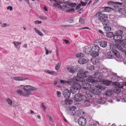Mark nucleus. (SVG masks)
I'll use <instances>...</instances> for the list:
<instances>
[{"mask_svg":"<svg viewBox=\"0 0 126 126\" xmlns=\"http://www.w3.org/2000/svg\"><path fill=\"white\" fill-rule=\"evenodd\" d=\"M79 73H77V76H74L73 78V80L75 82H74L72 84V86L70 88L71 92L73 94H75L77 91L78 90L79 88V84L78 83L76 82L77 81H79V78L78 77Z\"/></svg>","mask_w":126,"mask_h":126,"instance_id":"39448f33","label":"nucleus"},{"mask_svg":"<svg viewBox=\"0 0 126 126\" xmlns=\"http://www.w3.org/2000/svg\"><path fill=\"white\" fill-rule=\"evenodd\" d=\"M39 17L41 19H47V17H46L43 16H39Z\"/></svg>","mask_w":126,"mask_h":126,"instance_id":"49530a36","label":"nucleus"},{"mask_svg":"<svg viewBox=\"0 0 126 126\" xmlns=\"http://www.w3.org/2000/svg\"><path fill=\"white\" fill-rule=\"evenodd\" d=\"M100 45L101 47L103 48L105 47L107 45V42L105 41H102L100 42Z\"/></svg>","mask_w":126,"mask_h":126,"instance_id":"a878e982","label":"nucleus"},{"mask_svg":"<svg viewBox=\"0 0 126 126\" xmlns=\"http://www.w3.org/2000/svg\"><path fill=\"white\" fill-rule=\"evenodd\" d=\"M122 102H126V98L122 99Z\"/></svg>","mask_w":126,"mask_h":126,"instance_id":"052dcab7","label":"nucleus"},{"mask_svg":"<svg viewBox=\"0 0 126 126\" xmlns=\"http://www.w3.org/2000/svg\"><path fill=\"white\" fill-rule=\"evenodd\" d=\"M84 95H81L79 94V98H80L84 97Z\"/></svg>","mask_w":126,"mask_h":126,"instance_id":"bf43d9fd","label":"nucleus"},{"mask_svg":"<svg viewBox=\"0 0 126 126\" xmlns=\"http://www.w3.org/2000/svg\"><path fill=\"white\" fill-rule=\"evenodd\" d=\"M89 29V28H88V27H83V28H80V30H82V29Z\"/></svg>","mask_w":126,"mask_h":126,"instance_id":"e2e57ef3","label":"nucleus"},{"mask_svg":"<svg viewBox=\"0 0 126 126\" xmlns=\"http://www.w3.org/2000/svg\"><path fill=\"white\" fill-rule=\"evenodd\" d=\"M105 94L107 96V97H108L110 98V96L111 95V93L110 90H108L106 92Z\"/></svg>","mask_w":126,"mask_h":126,"instance_id":"c9c22d12","label":"nucleus"},{"mask_svg":"<svg viewBox=\"0 0 126 126\" xmlns=\"http://www.w3.org/2000/svg\"><path fill=\"white\" fill-rule=\"evenodd\" d=\"M48 50L47 49H46V55H47L48 53Z\"/></svg>","mask_w":126,"mask_h":126,"instance_id":"338daca9","label":"nucleus"},{"mask_svg":"<svg viewBox=\"0 0 126 126\" xmlns=\"http://www.w3.org/2000/svg\"><path fill=\"white\" fill-rule=\"evenodd\" d=\"M56 2H57V3H54L53 4V6L55 7H57L58 8L60 9V7L59 6L62 5V2H57V1L55 0Z\"/></svg>","mask_w":126,"mask_h":126,"instance_id":"bb28decb","label":"nucleus"},{"mask_svg":"<svg viewBox=\"0 0 126 126\" xmlns=\"http://www.w3.org/2000/svg\"><path fill=\"white\" fill-rule=\"evenodd\" d=\"M71 93L69 90L67 89L64 90L63 92V96L66 98H68L70 96Z\"/></svg>","mask_w":126,"mask_h":126,"instance_id":"4468645a","label":"nucleus"},{"mask_svg":"<svg viewBox=\"0 0 126 126\" xmlns=\"http://www.w3.org/2000/svg\"><path fill=\"white\" fill-rule=\"evenodd\" d=\"M94 78L92 76H89L87 77V78L86 79V80L87 81L89 82H92V85H94H94V84H96L97 81L96 80H94Z\"/></svg>","mask_w":126,"mask_h":126,"instance_id":"9b49d317","label":"nucleus"},{"mask_svg":"<svg viewBox=\"0 0 126 126\" xmlns=\"http://www.w3.org/2000/svg\"><path fill=\"white\" fill-rule=\"evenodd\" d=\"M57 96L58 97H60L61 96V92L59 91H57Z\"/></svg>","mask_w":126,"mask_h":126,"instance_id":"a18cd8bd","label":"nucleus"},{"mask_svg":"<svg viewBox=\"0 0 126 126\" xmlns=\"http://www.w3.org/2000/svg\"><path fill=\"white\" fill-rule=\"evenodd\" d=\"M6 25V24L5 23H3L1 25V27H5Z\"/></svg>","mask_w":126,"mask_h":126,"instance_id":"4d7b16f0","label":"nucleus"},{"mask_svg":"<svg viewBox=\"0 0 126 126\" xmlns=\"http://www.w3.org/2000/svg\"><path fill=\"white\" fill-rule=\"evenodd\" d=\"M122 37V35H119L116 34L114 35L113 36V38L114 40V42L115 43H118L121 42Z\"/></svg>","mask_w":126,"mask_h":126,"instance_id":"9d476101","label":"nucleus"},{"mask_svg":"<svg viewBox=\"0 0 126 126\" xmlns=\"http://www.w3.org/2000/svg\"><path fill=\"white\" fill-rule=\"evenodd\" d=\"M43 10L46 11H47V9L46 7H45L43 8Z\"/></svg>","mask_w":126,"mask_h":126,"instance_id":"0e129e2a","label":"nucleus"},{"mask_svg":"<svg viewBox=\"0 0 126 126\" xmlns=\"http://www.w3.org/2000/svg\"><path fill=\"white\" fill-rule=\"evenodd\" d=\"M77 69L76 68H74L73 66H71L67 68V69L70 73H74L75 72L78 71L77 69L78 68V67H77Z\"/></svg>","mask_w":126,"mask_h":126,"instance_id":"dca6fc26","label":"nucleus"},{"mask_svg":"<svg viewBox=\"0 0 126 126\" xmlns=\"http://www.w3.org/2000/svg\"><path fill=\"white\" fill-rule=\"evenodd\" d=\"M106 98H102L100 97L99 99H98V101H97V103L100 104H103L105 102Z\"/></svg>","mask_w":126,"mask_h":126,"instance_id":"412c9836","label":"nucleus"},{"mask_svg":"<svg viewBox=\"0 0 126 126\" xmlns=\"http://www.w3.org/2000/svg\"><path fill=\"white\" fill-rule=\"evenodd\" d=\"M84 56V55L82 53H80L79 54V64H84L88 62V60L83 58Z\"/></svg>","mask_w":126,"mask_h":126,"instance_id":"6e6552de","label":"nucleus"},{"mask_svg":"<svg viewBox=\"0 0 126 126\" xmlns=\"http://www.w3.org/2000/svg\"><path fill=\"white\" fill-rule=\"evenodd\" d=\"M123 33V31L121 30H119L115 32V34L117 35H122Z\"/></svg>","mask_w":126,"mask_h":126,"instance_id":"2f4dec72","label":"nucleus"},{"mask_svg":"<svg viewBox=\"0 0 126 126\" xmlns=\"http://www.w3.org/2000/svg\"><path fill=\"white\" fill-rule=\"evenodd\" d=\"M94 76L95 78L99 79V80L97 81L103 82L104 83H107L108 80H105L102 78L100 79V77H101L102 76V74L101 73H96L94 74ZM97 83H98V82Z\"/></svg>","mask_w":126,"mask_h":126,"instance_id":"0eeeda50","label":"nucleus"},{"mask_svg":"<svg viewBox=\"0 0 126 126\" xmlns=\"http://www.w3.org/2000/svg\"><path fill=\"white\" fill-rule=\"evenodd\" d=\"M75 9L77 10L79 9V4H78L75 8Z\"/></svg>","mask_w":126,"mask_h":126,"instance_id":"680f3d73","label":"nucleus"},{"mask_svg":"<svg viewBox=\"0 0 126 126\" xmlns=\"http://www.w3.org/2000/svg\"><path fill=\"white\" fill-rule=\"evenodd\" d=\"M73 102V101L70 99H66L62 102V104L63 107H68Z\"/></svg>","mask_w":126,"mask_h":126,"instance_id":"1a4fd4ad","label":"nucleus"},{"mask_svg":"<svg viewBox=\"0 0 126 126\" xmlns=\"http://www.w3.org/2000/svg\"><path fill=\"white\" fill-rule=\"evenodd\" d=\"M41 106L42 108L45 111L46 109V106L44 105V103H42L41 104Z\"/></svg>","mask_w":126,"mask_h":126,"instance_id":"79ce46f5","label":"nucleus"},{"mask_svg":"<svg viewBox=\"0 0 126 126\" xmlns=\"http://www.w3.org/2000/svg\"><path fill=\"white\" fill-rule=\"evenodd\" d=\"M79 22H80L81 23L83 24L84 22V20L82 18H80L79 19Z\"/></svg>","mask_w":126,"mask_h":126,"instance_id":"8fccbe9b","label":"nucleus"},{"mask_svg":"<svg viewBox=\"0 0 126 126\" xmlns=\"http://www.w3.org/2000/svg\"><path fill=\"white\" fill-rule=\"evenodd\" d=\"M110 73L111 74L112 73V72L111 71H106V72H105V73H107V74H108V73H109V74Z\"/></svg>","mask_w":126,"mask_h":126,"instance_id":"69168bd1","label":"nucleus"},{"mask_svg":"<svg viewBox=\"0 0 126 126\" xmlns=\"http://www.w3.org/2000/svg\"><path fill=\"white\" fill-rule=\"evenodd\" d=\"M34 30L35 32L40 36H43V34L39 30L36 28H35Z\"/></svg>","mask_w":126,"mask_h":126,"instance_id":"cd10ccee","label":"nucleus"},{"mask_svg":"<svg viewBox=\"0 0 126 126\" xmlns=\"http://www.w3.org/2000/svg\"><path fill=\"white\" fill-rule=\"evenodd\" d=\"M78 94L75 95L74 97V100L76 101H79V94Z\"/></svg>","mask_w":126,"mask_h":126,"instance_id":"4c0bfd02","label":"nucleus"},{"mask_svg":"<svg viewBox=\"0 0 126 126\" xmlns=\"http://www.w3.org/2000/svg\"><path fill=\"white\" fill-rule=\"evenodd\" d=\"M13 43L15 45V47L17 49H19L20 48V45H19L21 43V42H13Z\"/></svg>","mask_w":126,"mask_h":126,"instance_id":"4be33fe9","label":"nucleus"},{"mask_svg":"<svg viewBox=\"0 0 126 126\" xmlns=\"http://www.w3.org/2000/svg\"><path fill=\"white\" fill-rule=\"evenodd\" d=\"M60 82L61 83H65L66 82L68 83V82H69L68 81H64V80H60Z\"/></svg>","mask_w":126,"mask_h":126,"instance_id":"603ef678","label":"nucleus"},{"mask_svg":"<svg viewBox=\"0 0 126 126\" xmlns=\"http://www.w3.org/2000/svg\"><path fill=\"white\" fill-rule=\"evenodd\" d=\"M7 9H9L10 11H11L13 10V8L11 6H9L7 7Z\"/></svg>","mask_w":126,"mask_h":126,"instance_id":"6e6d98bb","label":"nucleus"},{"mask_svg":"<svg viewBox=\"0 0 126 126\" xmlns=\"http://www.w3.org/2000/svg\"><path fill=\"white\" fill-rule=\"evenodd\" d=\"M23 89L26 93V94L23 93V91L20 89L17 90L16 91V93L20 95L27 97L29 96V95L31 94V91H35L37 89V88L35 87L29 85L24 86Z\"/></svg>","mask_w":126,"mask_h":126,"instance_id":"f03ea898","label":"nucleus"},{"mask_svg":"<svg viewBox=\"0 0 126 126\" xmlns=\"http://www.w3.org/2000/svg\"><path fill=\"white\" fill-rule=\"evenodd\" d=\"M115 3V4L117 5H122L123 3H120L118 2H114L112 1H109L108 2L107 4L109 5H111Z\"/></svg>","mask_w":126,"mask_h":126,"instance_id":"aec40b11","label":"nucleus"},{"mask_svg":"<svg viewBox=\"0 0 126 126\" xmlns=\"http://www.w3.org/2000/svg\"><path fill=\"white\" fill-rule=\"evenodd\" d=\"M91 50V47L89 46H87L84 47L83 50L85 53L88 54L90 53Z\"/></svg>","mask_w":126,"mask_h":126,"instance_id":"2eb2a0df","label":"nucleus"},{"mask_svg":"<svg viewBox=\"0 0 126 126\" xmlns=\"http://www.w3.org/2000/svg\"><path fill=\"white\" fill-rule=\"evenodd\" d=\"M98 32L102 34H103L104 32L101 30H98Z\"/></svg>","mask_w":126,"mask_h":126,"instance_id":"13d9d810","label":"nucleus"},{"mask_svg":"<svg viewBox=\"0 0 126 126\" xmlns=\"http://www.w3.org/2000/svg\"><path fill=\"white\" fill-rule=\"evenodd\" d=\"M6 101L7 102L8 104L11 105L12 104V100L9 98H7L6 99Z\"/></svg>","mask_w":126,"mask_h":126,"instance_id":"58836bf2","label":"nucleus"},{"mask_svg":"<svg viewBox=\"0 0 126 126\" xmlns=\"http://www.w3.org/2000/svg\"><path fill=\"white\" fill-rule=\"evenodd\" d=\"M114 55L116 56L117 58L116 60L118 61L122 62L123 60V59L120 58V53L117 50L113 49L112 50H110L107 53V58L108 59H112V58Z\"/></svg>","mask_w":126,"mask_h":126,"instance_id":"20e7f679","label":"nucleus"},{"mask_svg":"<svg viewBox=\"0 0 126 126\" xmlns=\"http://www.w3.org/2000/svg\"><path fill=\"white\" fill-rule=\"evenodd\" d=\"M111 8L109 7H105L104 8V11L109 12L111 11Z\"/></svg>","mask_w":126,"mask_h":126,"instance_id":"7c9ffc66","label":"nucleus"},{"mask_svg":"<svg viewBox=\"0 0 126 126\" xmlns=\"http://www.w3.org/2000/svg\"><path fill=\"white\" fill-rule=\"evenodd\" d=\"M70 4V7H74L77 5V4L75 3H71L70 4Z\"/></svg>","mask_w":126,"mask_h":126,"instance_id":"a19ab883","label":"nucleus"},{"mask_svg":"<svg viewBox=\"0 0 126 126\" xmlns=\"http://www.w3.org/2000/svg\"><path fill=\"white\" fill-rule=\"evenodd\" d=\"M61 66V63H58L56 65L55 67V69L56 70H58L60 68Z\"/></svg>","mask_w":126,"mask_h":126,"instance_id":"72a5a7b5","label":"nucleus"},{"mask_svg":"<svg viewBox=\"0 0 126 126\" xmlns=\"http://www.w3.org/2000/svg\"><path fill=\"white\" fill-rule=\"evenodd\" d=\"M44 71L45 73L52 75L57 74V73L55 71H51L49 70L46 69Z\"/></svg>","mask_w":126,"mask_h":126,"instance_id":"f3484780","label":"nucleus"},{"mask_svg":"<svg viewBox=\"0 0 126 126\" xmlns=\"http://www.w3.org/2000/svg\"><path fill=\"white\" fill-rule=\"evenodd\" d=\"M79 114H80V115H81V116H83L84 115V112L82 111L81 110H79Z\"/></svg>","mask_w":126,"mask_h":126,"instance_id":"c03bdc74","label":"nucleus"},{"mask_svg":"<svg viewBox=\"0 0 126 126\" xmlns=\"http://www.w3.org/2000/svg\"><path fill=\"white\" fill-rule=\"evenodd\" d=\"M121 91V88L119 87H115L114 88L113 91L114 93L118 94Z\"/></svg>","mask_w":126,"mask_h":126,"instance_id":"5701e85b","label":"nucleus"},{"mask_svg":"<svg viewBox=\"0 0 126 126\" xmlns=\"http://www.w3.org/2000/svg\"><path fill=\"white\" fill-rule=\"evenodd\" d=\"M14 79L16 80L19 81H22L25 80H26L28 79V78H23V77H15Z\"/></svg>","mask_w":126,"mask_h":126,"instance_id":"6ab92c4d","label":"nucleus"},{"mask_svg":"<svg viewBox=\"0 0 126 126\" xmlns=\"http://www.w3.org/2000/svg\"><path fill=\"white\" fill-rule=\"evenodd\" d=\"M76 108L74 106L70 108L68 110V114L71 115H74L76 113Z\"/></svg>","mask_w":126,"mask_h":126,"instance_id":"f8f14e48","label":"nucleus"},{"mask_svg":"<svg viewBox=\"0 0 126 126\" xmlns=\"http://www.w3.org/2000/svg\"><path fill=\"white\" fill-rule=\"evenodd\" d=\"M114 35H113V33L112 32H109L107 33L106 34L107 36L109 37H113Z\"/></svg>","mask_w":126,"mask_h":126,"instance_id":"f704fd0d","label":"nucleus"},{"mask_svg":"<svg viewBox=\"0 0 126 126\" xmlns=\"http://www.w3.org/2000/svg\"><path fill=\"white\" fill-rule=\"evenodd\" d=\"M99 51H93L90 54L91 56L93 57H96L98 56L99 53L98 52Z\"/></svg>","mask_w":126,"mask_h":126,"instance_id":"b1692460","label":"nucleus"},{"mask_svg":"<svg viewBox=\"0 0 126 126\" xmlns=\"http://www.w3.org/2000/svg\"><path fill=\"white\" fill-rule=\"evenodd\" d=\"M94 17H98V20L102 23L103 25H107L109 21L107 20L108 16L105 14H102L100 11L98 12L94 16Z\"/></svg>","mask_w":126,"mask_h":126,"instance_id":"7ed1b4c3","label":"nucleus"},{"mask_svg":"<svg viewBox=\"0 0 126 126\" xmlns=\"http://www.w3.org/2000/svg\"><path fill=\"white\" fill-rule=\"evenodd\" d=\"M92 97V95L90 93H86L85 94V97L86 99H90Z\"/></svg>","mask_w":126,"mask_h":126,"instance_id":"c85d7f7f","label":"nucleus"},{"mask_svg":"<svg viewBox=\"0 0 126 126\" xmlns=\"http://www.w3.org/2000/svg\"><path fill=\"white\" fill-rule=\"evenodd\" d=\"M36 24H40L42 23L41 21H39V20H36L34 22Z\"/></svg>","mask_w":126,"mask_h":126,"instance_id":"3c124183","label":"nucleus"},{"mask_svg":"<svg viewBox=\"0 0 126 126\" xmlns=\"http://www.w3.org/2000/svg\"><path fill=\"white\" fill-rule=\"evenodd\" d=\"M92 50L93 51H99V47L97 46H93L92 48Z\"/></svg>","mask_w":126,"mask_h":126,"instance_id":"393cba45","label":"nucleus"},{"mask_svg":"<svg viewBox=\"0 0 126 126\" xmlns=\"http://www.w3.org/2000/svg\"><path fill=\"white\" fill-rule=\"evenodd\" d=\"M104 28L107 32L110 31L111 29V27L108 26H105L104 27Z\"/></svg>","mask_w":126,"mask_h":126,"instance_id":"473e14b6","label":"nucleus"},{"mask_svg":"<svg viewBox=\"0 0 126 126\" xmlns=\"http://www.w3.org/2000/svg\"><path fill=\"white\" fill-rule=\"evenodd\" d=\"M88 73L87 71H84L82 68L79 70V89H82L84 90H89L91 89V92L94 94L99 95L101 94L100 91L96 88H91V86L89 84L85 82L84 78L87 77Z\"/></svg>","mask_w":126,"mask_h":126,"instance_id":"f257e3e1","label":"nucleus"},{"mask_svg":"<svg viewBox=\"0 0 126 126\" xmlns=\"http://www.w3.org/2000/svg\"><path fill=\"white\" fill-rule=\"evenodd\" d=\"M94 69V67L93 65H91L89 68V69L91 70H93Z\"/></svg>","mask_w":126,"mask_h":126,"instance_id":"864d4df0","label":"nucleus"},{"mask_svg":"<svg viewBox=\"0 0 126 126\" xmlns=\"http://www.w3.org/2000/svg\"><path fill=\"white\" fill-rule=\"evenodd\" d=\"M59 7L61 10L65 11L66 12L72 13L75 11L74 8H70V4L62 3V5Z\"/></svg>","mask_w":126,"mask_h":126,"instance_id":"423d86ee","label":"nucleus"},{"mask_svg":"<svg viewBox=\"0 0 126 126\" xmlns=\"http://www.w3.org/2000/svg\"><path fill=\"white\" fill-rule=\"evenodd\" d=\"M94 86L99 88L102 91H104L105 90V89L106 88V87L101 86L99 83L97 84V83Z\"/></svg>","mask_w":126,"mask_h":126,"instance_id":"a211bd4d","label":"nucleus"},{"mask_svg":"<svg viewBox=\"0 0 126 126\" xmlns=\"http://www.w3.org/2000/svg\"><path fill=\"white\" fill-rule=\"evenodd\" d=\"M47 117L49 118V120L50 121L53 122V118L51 117L50 116L48 115L47 116Z\"/></svg>","mask_w":126,"mask_h":126,"instance_id":"de8ad7c7","label":"nucleus"},{"mask_svg":"<svg viewBox=\"0 0 126 126\" xmlns=\"http://www.w3.org/2000/svg\"><path fill=\"white\" fill-rule=\"evenodd\" d=\"M117 44L114 45L113 44H110V49H113L115 48L116 47H117Z\"/></svg>","mask_w":126,"mask_h":126,"instance_id":"e433bc0d","label":"nucleus"},{"mask_svg":"<svg viewBox=\"0 0 126 126\" xmlns=\"http://www.w3.org/2000/svg\"><path fill=\"white\" fill-rule=\"evenodd\" d=\"M23 47L25 48H26L27 47V44H25L24 45Z\"/></svg>","mask_w":126,"mask_h":126,"instance_id":"774afa93","label":"nucleus"},{"mask_svg":"<svg viewBox=\"0 0 126 126\" xmlns=\"http://www.w3.org/2000/svg\"><path fill=\"white\" fill-rule=\"evenodd\" d=\"M91 62L93 64H95L98 63V61L96 60V58H92L91 59Z\"/></svg>","mask_w":126,"mask_h":126,"instance_id":"c756f323","label":"nucleus"},{"mask_svg":"<svg viewBox=\"0 0 126 126\" xmlns=\"http://www.w3.org/2000/svg\"><path fill=\"white\" fill-rule=\"evenodd\" d=\"M110 98L109 97H106V100L110 103H112V99H110Z\"/></svg>","mask_w":126,"mask_h":126,"instance_id":"37998d69","label":"nucleus"},{"mask_svg":"<svg viewBox=\"0 0 126 126\" xmlns=\"http://www.w3.org/2000/svg\"><path fill=\"white\" fill-rule=\"evenodd\" d=\"M123 10V13L122 14H123L124 15H126V9H122Z\"/></svg>","mask_w":126,"mask_h":126,"instance_id":"09e8293b","label":"nucleus"},{"mask_svg":"<svg viewBox=\"0 0 126 126\" xmlns=\"http://www.w3.org/2000/svg\"><path fill=\"white\" fill-rule=\"evenodd\" d=\"M87 4V2H83L82 1H80V3L79 4V9L80 8V7L81 5L82 6H85Z\"/></svg>","mask_w":126,"mask_h":126,"instance_id":"ea45409f","label":"nucleus"},{"mask_svg":"<svg viewBox=\"0 0 126 126\" xmlns=\"http://www.w3.org/2000/svg\"><path fill=\"white\" fill-rule=\"evenodd\" d=\"M63 41L65 42V44H69V41L68 40H64Z\"/></svg>","mask_w":126,"mask_h":126,"instance_id":"5fc2aeb1","label":"nucleus"},{"mask_svg":"<svg viewBox=\"0 0 126 126\" xmlns=\"http://www.w3.org/2000/svg\"><path fill=\"white\" fill-rule=\"evenodd\" d=\"M79 125L84 126L86 123V120L83 117L79 118Z\"/></svg>","mask_w":126,"mask_h":126,"instance_id":"ddd939ff","label":"nucleus"}]
</instances>
